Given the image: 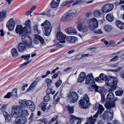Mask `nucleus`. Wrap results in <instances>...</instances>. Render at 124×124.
<instances>
[{"label":"nucleus","mask_w":124,"mask_h":124,"mask_svg":"<svg viewBox=\"0 0 124 124\" xmlns=\"http://www.w3.org/2000/svg\"><path fill=\"white\" fill-rule=\"evenodd\" d=\"M105 85L110 86L108 92H113L117 88L116 85L118 82V79L115 77L111 76L107 78L105 80Z\"/></svg>","instance_id":"nucleus-1"},{"label":"nucleus","mask_w":124,"mask_h":124,"mask_svg":"<svg viewBox=\"0 0 124 124\" xmlns=\"http://www.w3.org/2000/svg\"><path fill=\"white\" fill-rule=\"evenodd\" d=\"M18 111L16 110L15 112H13L11 114L12 117L15 118V122L17 124H24L27 121V118L24 116L21 115V113L20 112L18 113Z\"/></svg>","instance_id":"nucleus-2"},{"label":"nucleus","mask_w":124,"mask_h":124,"mask_svg":"<svg viewBox=\"0 0 124 124\" xmlns=\"http://www.w3.org/2000/svg\"><path fill=\"white\" fill-rule=\"evenodd\" d=\"M77 10L74 9L70 10L66 12L64 15L67 22H70L73 19V18L77 14Z\"/></svg>","instance_id":"nucleus-3"},{"label":"nucleus","mask_w":124,"mask_h":124,"mask_svg":"<svg viewBox=\"0 0 124 124\" xmlns=\"http://www.w3.org/2000/svg\"><path fill=\"white\" fill-rule=\"evenodd\" d=\"M41 25L44 27L45 30V35L46 36L49 35L52 29V27L50 23L48 20H46Z\"/></svg>","instance_id":"nucleus-4"},{"label":"nucleus","mask_w":124,"mask_h":124,"mask_svg":"<svg viewBox=\"0 0 124 124\" xmlns=\"http://www.w3.org/2000/svg\"><path fill=\"white\" fill-rule=\"evenodd\" d=\"M88 24V27L91 30H93L97 28L98 26V21L95 17L90 19Z\"/></svg>","instance_id":"nucleus-5"},{"label":"nucleus","mask_w":124,"mask_h":124,"mask_svg":"<svg viewBox=\"0 0 124 124\" xmlns=\"http://www.w3.org/2000/svg\"><path fill=\"white\" fill-rule=\"evenodd\" d=\"M16 110H17L18 111V113L20 112L21 113V115H23L24 116H27L29 115L27 109H25L24 108H22L19 106H17L13 108V111L15 112Z\"/></svg>","instance_id":"nucleus-6"},{"label":"nucleus","mask_w":124,"mask_h":124,"mask_svg":"<svg viewBox=\"0 0 124 124\" xmlns=\"http://www.w3.org/2000/svg\"><path fill=\"white\" fill-rule=\"evenodd\" d=\"M78 94L75 92H72L69 94L68 100L71 103L75 102L78 100Z\"/></svg>","instance_id":"nucleus-7"},{"label":"nucleus","mask_w":124,"mask_h":124,"mask_svg":"<svg viewBox=\"0 0 124 124\" xmlns=\"http://www.w3.org/2000/svg\"><path fill=\"white\" fill-rule=\"evenodd\" d=\"M15 32L16 33L19 34L20 36H22L24 33H29L25 29V27L23 28L22 25H17Z\"/></svg>","instance_id":"nucleus-8"},{"label":"nucleus","mask_w":124,"mask_h":124,"mask_svg":"<svg viewBox=\"0 0 124 124\" xmlns=\"http://www.w3.org/2000/svg\"><path fill=\"white\" fill-rule=\"evenodd\" d=\"M114 8V6L113 4H108L102 7L101 10L104 13H107L112 10Z\"/></svg>","instance_id":"nucleus-9"},{"label":"nucleus","mask_w":124,"mask_h":124,"mask_svg":"<svg viewBox=\"0 0 124 124\" xmlns=\"http://www.w3.org/2000/svg\"><path fill=\"white\" fill-rule=\"evenodd\" d=\"M86 84L87 85H93L95 84L93 75L90 73L86 77Z\"/></svg>","instance_id":"nucleus-10"},{"label":"nucleus","mask_w":124,"mask_h":124,"mask_svg":"<svg viewBox=\"0 0 124 124\" xmlns=\"http://www.w3.org/2000/svg\"><path fill=\"white\" fill-rule=\"evenodd\" d=\"M84 0H77L76 1L70 0L63 2L62 4V6H64L68 4H72L73 5H78L82 3Z\"/></svg>","instance_id":"nucleus-11"},{"label":"nucleus","mask_w":124,"mask_h":124,"mask_svg":"<svg viewBox=\"0 0 124 124\" xmlns=\"http://www.w3.org/2000/svg\"><path fill=\"white\" fill-rule=\"evenodd\" d=\"M15 23L12 18L9 19L8 21L6 24L7 28L10 31H12L14 29Z\"/></svg>","instance_id":"nucleus-12"},{"label":"nucleus","mask_w":124,"mask_h":124,"mask_svg":"<svg viewBox=\"0 0 124 124\" xmlns=\"http://www.w3.org/2000/svg\"><path fill=\"white\" fill-rule=\"evenodd\" d=\"M66 36L63 34L61 32H58L57 33V39L62 43L65 42Z\"/></svg>","instance_id":"nucleus-13"},{"label":"nucleus","mask_w":124,"mask_h":124,"mask_svg":"<svg viewBox=\"0 0 124 124\" xmlns=\"http://www.w3.org/2000/svg\"><path fill=\"white\" fill-rule=\"evenodd\" d=\"M28 108L32 112L34 111L35 109V107L33 102L31 100H28L25 102Z\"/></svg>","instance_id":"nucleus-14"},{"label":"nucleus","mask_w":124,"mask_h":124,"mask_svg":"<svg viewBox=\"0 0 124 124\" xmlns=\"http://www.w3.org/2000/svg\"><path fill=\"white\" fill-rule=\"evenodd\" d=\"M77 27L79 31L81 32H85V22H79Z\"/></svg>","instance_id":"nucleus-15"},{"label":"nucleus","mask_w":124,"mask_h":124,"mask_svg":"<svg viewBox=\"0 0 124 124\" xmlns=\"http://www.w3.org/2000/svg\"><path fill=\"white\" fill-rule=\"evenodd\" d=\"M65 31L67 33L69 34H76L77 33L76 29L73 27H68L65 30Z\"/></svg>","instance_id":"nucleus-16"},{"label":"nucleus","mask_w":124,"mask_h":124,"mask_svg":"<svg viewBox=\"0 0 124 124\" xmlns=\"http://www.w3.org/2000/svg\"><path fill=\"white\" fill-rule=\"evenodd\" d=\"M31 21L29 20L26 21L25 23V26L24 27H25V29L29 33H31Z\"/></svg>","instance_id":"nucleus-17"},{"label":"nucleus","mask_w":124,"mask_h":124,"mask_svg":"<svg viewBox=\"0 0 124 124\" xmlns=\"http://www.w3.org/2000/svg\"><path fill=\"white\" fill-rule=\"evenodd\" d=\"M26 47L25 45L23 42H20L18 45V50L19 52H23L25 51Z\"/></svg>","instance_id":"nucleus-18"},{"label":"nucleus","mask_w":124,"mask_h":124,"mask_svg":"<svg viewBox=\"0 0 124 124\" xmlns=\"http://www.w3.org/2000/svg\"><path fill=\"white\" fill-rule=\"evenodd\" d=\"M85 78V73L83 72H81L78 79V82L80 83L82 82L84 80Z\"/></svg>","instance_id":"nucleus-19"},{"label":"nucleus","mask_w":124,"mask_h":124,"mask_svg":"<svg viewBox=\"0 0 124 124\" xmlns=\"http://www.w3.org/2000/svg\"><path fill=\"white\" fill-rule=\"evenodd\" d=\"M71 119H73V122L70 124H80L81 122V121L78 118V117L74 116L73 115H71L70 117Z\"/></svg>","instance_id":"nucleus-20"},{"label":"nucleus","mask_w":124,"mask_h":124,"mask_svg":"<svg viewBox=\"0 0 124 124\" xmlns=\"http://www.w3.org/2000/svg\"><path fill=\"white\" fill-rule=\"evenodd\" d=\"M105 106L106 108L109 110L110 109V108L115 107L116 105L115 102H111L109 103H105Z\"/></svg>","instance_id":"nucleus-21"},{"label":"nucleus","mask_w":124,"mask_h":124,"mask_svg":"<svg viewBox=\"0 0 124 124\" xmlns=\"http://www.w3.org/2000/svg\"><path fill=\"white\" fill-rule=\"evenodd\" d=\"M79 107L81 108H85V98L81 99L78 102Z\"/></svg>","instance_id":"nucleus-22"},{"label":"nucleus","mask_w":124,"mask_h":124,"mask_svg":"<svg viewBox=\"0 0 124 124\" xmlns=\"http://www.w3.org/2000/svg\"><path fill=\"white\" fill-rule=\"evenodd\" d=\"M27 33H24L22 36H20L22 37V41L25 43L28 41L29 39H31V38L29 36L26 35Z\"/></svg>","instance_id":"nucleus-23"},{"label":"nucleus","mask_w":124,"mask_h":124,"mask_svg":"<svg viewBox=\"0 0 124 124\" xmlns=\"http://www.w3.org/2000/svg\"><path fill=\"white\" fill-rule=\"evenodd\" d=\"M89 85H90V86L88 88L89 90L92 91L95 90L96 92L97 91L98 87L96 84H94Z\"/></svg>","instance_id":"nucleus-24"},{"label":"nucleus","mask_w":124,"mask_h":124,"mask_svg":"<svg viewBox=\"0 0 124 124\" xmlns=\"http://www.w3.org/2000/svg\"><path fill=\"white\" fill-rule=\"evenodd\" d=\"M60 2V0H53L51 4V6L52 8H55L57 7Z\"/></svg>","instance_id":"nucleus-25"},{"label":"nucleus","mask_w":124,"mask_h":124,"mask_svg":"<svg viewBox=\"0 0 124 124\" xmlns=\"http://www.w3.org/2000/svg\"><path fill=\"white\" fill-rule=\"evenodd\" d=\"M112 26L110 24H107L105 25L103 27L104 31L107 32H110L112 29Z\"/></svg>","instance_id":"nucleus-26"},{"label":"nucleus","mask_w":124,"mask_h":124,"mask_svg":"<svg viewBox=\"0 0 124 124\" xmlns=\"http://www.w3.org/2000/svg\"><path fill=\"white\" fill-rule=\"evenodd\" d=\"M116 24L117 26L120 29H124V23L118 20L116 21Z\"/></svg>","instance_id":"nucleus-27"},{"label":"nucleus","mask_w":124,"mask_h":124,"mask_svg":"<svg viewBox=\"0 0 124 124\" xmlns=\"http://www.w3.org/2000/svg\"><path fill=\"white\" fill-rule=\"evenodd\" d=\"M108 120H110L113 118V110L112 109H110L109 110L108 109Z\"/></svg>","instance_id":"nucleus-28"},{"label":"nucleus","mask_w":124,"mask_h":124,"mask_svg":"<svg viewBox=\"0 0 124 124\" xmlns=\"http://www.w3.org/2000/svg\"><path fill=\"white\" fill-rule=\"evenodd\" d=\"M37 82L36 81H34L31 84L30 86L27 90V91L29 92L33 90L36 87Z\"/></svg>","instance_id":"nucleus-29"},{"label":"nucleus","mask_w":124,"mask_h":124,"mask_svg":"<svg viewBox=\"0 0 124 124\" xmlns=\"http://www.w3.org/2000/svg\"><path fill=\"white\" fill-rule=\"evenodd\" d=\"M96 120V119L93 118V116H91L87 119V122H86V124H94Z\"/></svg>","instance_id":"nucleus-30"},{"label":"nucleus","mask_w":124,"mask_h":124,"mask_svg":"<svg viewBox=\"0 0 124 124\" xmlns=\"http://www.w3.org/2000/svg\"><path fill=\"white\" fill-rule=\"evenodd\" d=\"M67 40L70 42L73 43L77 41V38L74 36H68L66 39Z\"/></svg>","instance_id":"nucleus-31"},{"label":"nucleus","mask_w":124,"mask_h":124,"mask_svg":"<svg viewBox=\"0 0 124 124\" xmlns=\"http://www.w3.org/2000/svg\"><path fill=\"white\" fill-rule=\"evenodd\" d=\"M11 53L12 56L13 57H16L18 56V53L16 48H12L11 50Z\"/></svg>","instance_id":"nucleus-32"},{"label":"nucleus","mask_w":124,"mask_h":124,"mask_svg":"<svg viewBox=\"0 0 124 124\" xmlns=\"http://www.w3.org/2000/svg\"><path fill=\"white\" fill-rule=\"evenodd\" d=\"M94 16L97 17H99L101 15V11L100 10H96L93 13Z\"/></svg>","instance_id":"nucleus-33"},{"label":"nucleus","mask_w":124,"mask_h":124,"mask_svg":"<svg viewBox=\"0 0 124 124\" xmlns=\"http://www.w3.org/2000/svg\"><path fill=\"white\" fill-rule=\"evenodd\" d=\"M89 100V98L88 95L86 94V109L89 108L91 105Z\"/></svg>","instance_id":"nucleus-34"},{"label":"nucleus","mask_w":124,"mask_h":124,"mask_svg":"<svg viewBox=\"0 0 124 124\" xmlns=\"http://www.w3.org/2000/svg\"><path fill=\"white\" fill-rule=\"evenodd\" d=\"M46 104L42 102L39 105V106L41 108L42 110L44 112H46Z\"/></svg>","instance_id":"nucleus-35"},{"label":"nucleus","mask_w":124,"mask_h":124,"mask_svg":"<svg viewBox=\"0 0 124 124\" xmlns=\"http://www.w3.org/2000/svg\"><path fill=\"white\" fill-rule=\"evenodd\" d=\"M106 19L110 22H111L113 20V15L111 14H108L106 17Z\"/></svg>","instance_id":"nucleus-36"},{"label":"nucleus","mask_w":124,"mask_h":124,"mask_svg":"<svg viewBox=\"0 0 124 124\" xmlns=\"http://www.w3.org/2000/svg\"><path fill=\"white\" fill-rule=\"evenodd\" d=\"M6 16V11H2L0 12V20L4 19Z\"/></svg>","instance_id":"nucleus-37"},{"label":"nucleus","mask_w":124,"mask_h":124,"mask_svg":"<svg viewBox=\"0 0 124 124\" xmlns=\"http://www.w3.org/2000/svg\"><path fill=\"white\" fill-rule=\"evenodd\" d=\"M85 56V54H83L82 55L79 54L76 56L74 59H71V60H79Z\"/></svg>","instance_id":"nucleus-38"},{"label":"nucleus","mask_w":124,"mask_h":124,"mask_svg":"<svg viewBox=\"0 0 124 124\" xmlns=\"http://www.w3.org/2000/svg\"><path fill=\"white\" fill-rule=\"evenodd\" d=\"M25 43H26L27 46L28 48L32 47L34 46L32 44L31 39L30 40L29 39L28 41H27Z\"/></svg>","instance_id":"nucleus-39"},{"label":"nucleus","mask_w":124,"mask_h":124,"mask_svg":"<svg viewBox=\"0 0 124 124\" xmlns=\"http://www.w3.org/2000/svg\"><path fill=\"white\" fill-rule=\"evenodd\" d=\"M114 97V95L113 93L109 92L107 95V99L109 100H112Z\"/></svg>","instance_id":"nucleus-40"},{"label":"nucleus","mask_w":124,"mask_h":124,"mask_svg":"<svg viewBox=\"0 0 124 124\" xmlns=\"http://www.w3.org/2000/svg\"><path fill=\"white\" fill-rule=\"evenodd\" d=\"M51 89L48 88L46 90V94H49L51 93L52 95L54 94L55 93V91L54 90L52 91Z\"/></svg>","instance_id":"nucleus-41"},{"label":"nucleus","mask_w":124,"mask_h":124,"mask_svg":"<svg viewBox=\"0 0 124 124\" xmlns=\"http://www.w3.org/2000/svg\"><path fill=\"white\" fill-rule=\"evenodd\" d=\"M104 109L103 106L101 104H99L98 107V110L97 111L99 114H101L104 110Z\"/></svg>","instance_id":"nucleus-42"},{"label":"nucleus","mask_w":124,"mask_h":124,"mask_svg":"<svg viewBox=\"0 0 124 124\" xmlns=\"http://www.w3.org/2000/svg\"><path fill=\"white\" fill-rule=\"evenodd\" d=\"M65 108L68 109L70 113H73L74 111L73 107H70L69 106H65Z\"/></svg>","instance_id":"nucleus-43"},{"label":"nucleus","mask_w":124,"mask_h":124,"mask_svg":"<svg viewBox=\"0 0 124 124\" xmlns=\"http://www.w3.org/2000/svg\"><path fill=\"white\" fill-rule=\"evenodd\" d=\"M99 76L100 79L101 80H106L107 78L106 75L103 73H101L100 74Z\"/></svg>","instance_id":"nucleus-44"},{"label":"nucleus","mask_w":124,"mask_h":124,"mask_svg":"<svg viewBox=\"0 0 124 124\" xmlns=\"http://www.w3.org/2000/svg\"><path fill=\"white\" fill-rule=\"evenodd\" d=\"M38 25L37 24L35 25L34 26H33V28L34 30V31L35 32L38 33H39L40 32V31L38 30Z\"/></svg>","instance_id":"nucleus-45"},{"label":"nucleus","mask_w":124,"mask_h":124,"mask_svg":"<svg viewBox=\"0 0 124 124\" xmlns=\"http://www.w3.org/2000/svg\"><path fill=\"white\" fill-rule=\"evenodd\" d=\"M11 93L12 96H16L17 95V89L16 88L14 89Z\"/></svg>","instance_id":"nucleus-46"},{"label":"nucleus","mask_w":124,"mask_h":124,"mask_svg":"<svg viewBox=\"0 0 124 124\" xmlns=\"http://www.w3.org/2000/svg\"><path fill=\"white\" fill-rule=\"evenodd\" d=\"M108 110H107V111H104L103 115V118L104 119H106L107 120L108 117Z\"/></svg>","instance_id":"nucleus-47"},{"label":"nucleus","mask_w":124,"mask_h":124,"mask_svg":"<svg viewBox=\"0 0 124 124\" xmlns=\"http://www.w3.org/2000/svg\"><path fill=\"white\" fill-rule=\"evenodd\" d=\"M123 91L121 90H118L115 92L116 95L117 96H120L122 94Z\"/></svg>","instance_id":"nucleus-48"},{"label":"nucleus","mask_w":124,"mask_h":124,"mask_svg":"<svg viewBox=\"0 0 124 124\" xmlns=\"http://www.w3.org/2000/svg\"><path fill=\"white\" fill-rule=\"evenodd\" d=\"M62 82L61 80H58L55 83V84L56 87H58L62 84Z\"/></svg>","instance_id":"nucleus-49"},{"label":"nucleus","mask_w":124,"mask_h":124,"mask_svg":"<svg viewBox=\"0 0 124 124\" xmlns=\"http://www.w3.org/2000/svg\"><path fill=\"white\" fill-rule=\"evenodd\" d=\"M31 56L30 54H29L27 55L24 56L22 55L21 56V58H23L24 60H28L30 57Z\"/></svg>","instance_id":"nucleus-50"},{"label":"nucleus","mask_w":124,"mask_h":124,"mask_svg":"<svg viewBox=\"0 0 124 124\" xmlns=\"http://www.w3.org/2000/svg\"><path fill=\"white\" fill-rule=\"evenodd\" d=\"M50 99L49 95L48 94H46V95L44 97V100L45 102H46L48 101Z\"/></svg>","instance_id":"nucleus-51"},{"label":"nucleus","mask_w":124,"mask_h":124,"mask_svg":"<svg viewBox=\"0 0 124 124\" xmlns=\"http://www.w3.org/2000/svg\"><path fill=\"white\" fill-rule=\"evenodd\" d=\"M109 45H111V46H117V45H115V41L113 40H111L109 41Z\"/></svg>","instance_id":"nucleus-52"},{"label":"nucleus","mask_w":124,"mask_h":124,"mask_svg":"<svg viewBox=\"0 0 124 124\" xmlns=\"http://www.w3.org/2000/svg\"><path fill=\"white\" fill-rule=\"evenodd\" d=\"M119 59V57L117 55L114 57V58L112 59L110 61V62L115 61Z\"/></svg>","instance_id":"nucleus-53"},{"label":"nucleus","mask_w":124,"mask_h":124,"mask_svg":"<svg viewBox=\"0 0 124 124\" xmlns=\"http://www.w3.org/2000/svg\"><path fill=\"white\" fill-rule=\"evenodd\" d=\"M58 116H54L53 118L50 121V123H52L55 121H57V118Z\"/></svg>","instance_id":"nucleus-54"},{"label":"nucleus","mask_w":124,"mask_h":124,"mask_svg":"<svg viewBox=\"0 0 124 124\" xmlns=\"http://www.w3.org/2000/svg\"><path fill=\"white\" fill-rule=\"evenodd\" d=\"M5 118L6 121L8 122H9L11 120V117L9 114H8V115L6 116Z\"/></svg>","instance_id":"nucleus-55"},{"label":"nucleus","mask_w":124,"mask_h":124,"mask_svg":"<svg viewBox=\"0 0 124 124\" xmlns=\"http://www.w3.org/2000/svg\"><path fill=\"white\" fill-rule=\"evenodd\" d=\"M61 73L60 72L58 71L57 73L55 74L52 76V78H56L58 77V75L60 74Z\"/></svg>","instance_id":"nucleus-56"},{"label":"nucleus","mask_w":124,"mask_h":124,"mask_svg":"<svg viewBox=\"0 0 124 124\" xmlns=\"http://www.w3.org/2000/svg\"><path fill=\"white\" fill-rule=\"evenodd\" d=\"M12 96L11 93L9 92L7 93V94L4 97V98H10Z\"/></svg>","instance_id":"nucleus-57"},{"label":"nucleus","mask_w":124,"mask_h":124,"mask_svg":"<svg viewBox=\"0 0 124 124\" xmlns=\"http://www.w3.org/2000/svg\"><path fill=\"white\" fill-rule=\"evenodd\" d=\"M19 103L21 106H19L21 108H22L24 105V104H25V102L23 101H20L19 102Z\"/></svg>","instance_id":"nucleus-58"},{"label":"nucleus","mask_w":124,"mask_h":124,"mask_svg":"<svg viewBox=\"0 0 124 124\" xmlns=\"http://www.w3.org/2000/svg\"><path fill=\"white\" fill-rule=\"evenodd\" d=\"M52 108V106L51 105H49L46 108V112L48 113L49 111L50 112Z\"/></svg>","instance_id":"nucleus-59"},{"label":"nucleus","mask_w":124,"mask_h":124,"mask_svg":"<svg viewBox=\"0 0 124 124\" xmlns=\"http://www.w3.org/2000/svg\"><path fill=\"white\" fill-rule=\"evenodd\" d=\"M121 67H118V69L116 70H109L110 71L114 72H117L119 71L121 69Z\"/></svg>","instance_id":"nucleus-60"},{"label":"nucleus","mask_w":124,"mask_h":124,"mask_svg":"<svg viewBox=\"0 0 124 124\" xmlns=\"http://www.w3.org/2000/svg\"><path fill=\"white\" fill-rule=\"evenodd\" d=\"M101 101L102 102H104L105 101V96L103 94H101Z\"/></svg>","instance_id":"nucleus-61"},{"label":"nucleus","mask_w":124,"mask_h":124,"mask_svg":"<svg viewBox=\"0 0 124 124\" xmlns=\"http://www.w3.org/2000/svg\"><path fill=\"white\" fill-rule=\"evenodd\" d=\"M99 104H98L96 103L93 106V108L95 110H96L98 108V107H99Z\"/></svg>","instance_id":"nucleus-62"},{"label":"nucleus","mask_w":124,"mask_h":124,"mask_svg":"<svg viewBox=\"0 0 124 124\" xmlns=\"http://www.w3.org/2000/svg\"><path fill=\"white\" fill-rule=\"evenodd\" d=\"M34 36L35 37V39L39 40L41 39V37L38 34H36L34 35Z\"/></svg>","instance_id":"nucleus-63"},{"label":"nucleus","mask_w":124,"mask_h":124,"mask_svg":"<svg viewBox=\"0 0 124 124\" xmlns=\"http://www.w3.org/2000/svg\"><path fill=\"white\" fill-rule=\"evenodd\" d=\"M119 64L118 62L116 63L111 64L109 65L110 66L112 67H115L118 66Z\"/></svg>","instance_id":"nucleus-64"}]
</instances>
